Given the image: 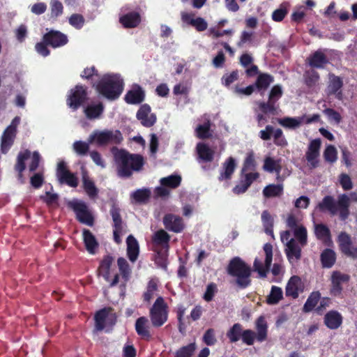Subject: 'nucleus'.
Returning a JSON list of instances; mask_svg holds the SVG:
<instances>
[{
    "mask_svg": "<svg viewBox=\"0 0 357 357\" xmlns=\"http://www.w3.org/2000/svg\"><path fill=\"white\" fill-rule=\"evenodd\" d=\"M56 176L61 183H66L70 187H76L77 185V178L67 169L66 163L63 161L58 163Z\"/></svg>",
    "mask_w": 357,
    "mask_h": 357,
    "instance_id": "19",
    "label": "nucleus"
},
{
    "mask_svg": "<svg viewBox=\"0 0 357 357\" xmlns=\"http://www.w3.org/2000/svg\"><path fill=\"white\" fill-rule=\"evenodd\" d=\"M315 210L319 211H329L332 215L337 213V208L334 199L331 196H326L321 202L318 204Z\"/></svg>",
    "mask_w": 357,
    "mask_h": 357,
    "instance_id": "32",
    "label": "nucleus"
},
{
    "mask_svg": "<svg viewBox=\"0 0 357 357\" xmlns=\"http://www.w3.org/2000/svg\"><path fill=\"white\" fill-rule=\"evenodd\" d=\"M83 241L86 250L90 254H95L96 250L98 247V243L95 236L87 229L83 231Z\"/></svg>",
    "mask_w": 357,
    "mask_h": 357,
    "instance_id": "35",
    "label": "nucleus"
},
{
    "mask_svg": "<svg viewBox=\"0 0 357 357\" xmlns=\"http://www.w3.org/2000/svg\"><path fill=\"white\" fill-rule=\"evenodd\" d=\"M272 135H273L274 142L275 144L282 146L287 144V140L285 139L281 129H273V132Z\"/></svg>",
    "mask_w": 357,
    "mask_h": 357,
    "instance_id": "61",
    "label": "nucleus"
},
{
    "mask_svg": "<svg viewBox=\"0 0 357 357\" xmlns=\"http://www.w3.org/2000/svg\"><path fill=\"white\" fill-rule=\"evenodd\" d=\"M151 192L149 189H139L135 192H133L131 195V197L136 202H146L150 197Z\"/></svg>",
    "mask_w": 357,
    "mask_h": 357,
    "instance_id": "48",
    "label": "nucleus"
},
{
    "mask_svg": "<svg viewBox=\"0 0 357 357\" xmlns=\"http://www.w3.org/2000/svg\"><path fill=\"white\" fill-rule=\"evenodd\" d=\"M261 222L264 228L265 232L274 238L273 227V218L271 215L267 211H264L261 213Z\"/></svg>",
    "mask_w": 357,
    "mask_h": 357,
    "instance_id": "41",
    "label": "nucleus"
},
{
    "mask_svg": "<svg viewBox=\"0 0 357 357\" xmlns=\"http://www.w3.org/2000/svg\"><path fill=\"white\" fill-rule=\"evenodd\" d=\"M288 3H283L280 5L279 8L274 10L272 14L273 20L275 22H281L288 13Z\"/></svg>",
    "mask_w": 357,
    "mask_h": 357,
    "instance_id": "50",
    "label": "nucleus"
},
{
    "mask_svg": "<svg viewBox=\"0 0 357 357\" xmlns=\"http://www.w3.org/2000/svg\"><path fill=\"white\" fill-rule=\"evenodd\" d=\"M321 147V140L315 139L310 142L305 153L306 160L308 165L311 168H315L319 165V150Z\"/></svg>",
    "mask_w": 357,
    "mask_h": 357,
    "instance_id": "18",
    "label": "nucleus"
},
{
    "mask_svg": "<svg viewBox=\"0 0 357 357\" xmlns=\"http://www.w3.org/2000/svg\"><path fill=\"white\" fill-rule=\"evenodd\" d=\"M86 98V88L81 85L76 86L69 92L67 104L70 108L75 110Z\"/></svg>",
    "mask_w": 357,
    "mask_h": 357,
    "instance_id": "15",
    "label": "nucleus"
},
{
    "mask_svg": "<svg viewBox=\"0 0 357 357\" xmlns=\"http://www.w3.org/2000/svg\"><path fill=\"white\" fill-rule=\"evenodd\" d=\"M96 329L102 331L107 327H110L115 323V316L109 308H104L95 315Z\"/></svg>",
    "mask_w": 357,
    "mask_h": 357,
    "instance_id": "13",
    "label": "nucleus"
},
{
    "mask_svg": "<svg viewBox=\"0 0 357 357\" xmlns=\"http://www.w3.org/2000/svg\"><path fill=\"white\" fill-rule=\"evenodd\" d=\"M82 186L89 198L95 199L97 197L98 189L85 171L82 172Z\"/></svg>",
    "mask_w": 357,
    "mask_h": 357,
    "instance_id": "27",
    "label": "nucleus"
},
{
    "mask_svg": "<svg viewBox=\"0 0 357 357\" xmlns=\"http://www.w3.org/2000/svg\"><path fill=\"white\" fill-rule=\"evenodd\" d=\"M40 155L38 152L31 153L25 150L19 153L17 158V162L15 166V170L19 173V179H22V173L28 165L30 172L35 171L38 167Z\"/></svg>",
    "mask_w": 357,
    "mask_h": 357,
    "instance_id": "6",
    "label": "nucleus"
},
{
    "mask_svg": "<svg viewBox=\"0 0 357 357\" xmlns=\"http://www.w3.org/2000/svg\"><path fill=\"white\" fill-rule=\"evenodd\" d=\"M342 86L343 81L340 77L330 74L326 92L328 96H334L337 100L343 101L344 96L342 91Z\"/></svg>",
    "mask_w": 357,
    "mask_h": 357,
    "instance_id": "17",
    "label": "nucleus"
},
{
    "mask_svg": "<svg viewBox=\"0 0 357 357\" xmlns=\"http://www.w3.org/2000/svg\"><path fill=\"white\" fill-rule=\"evenodd\" d=\"M20 122V118L15 117L10 126L3 132L1 137V149L3 153H6L12 146L17 132V128Z\"/></svg>",
    "mask_w": 357,
    "mask_h": 357,
    "instance_id": "11",
    "label": "nucleus"
},
{
    "mask_svg": "<svg viewBox=\"0 0 357 357\" xmlns=\"http://www.w3.org/2000/svg\"><path fill=\"white\" fill-rule=\"evenodd\" d=\"M336 206L337 208V213L339 212L340 216L342 220L346 219L349 215V206L350 205L349 198L348 195L342 194L338 197Z\"/></svg>",
    "mask_w": 357,
    "mask_h": 357,
    "instance_id": "31",
    "label": "nucleus"
},
{
    "mask_svg": "<svg viewBox=\"0 0 357 357\" xmlns=\"http://www.w3.org/2000/svg\"><path fill=\"white\" fill-rule=\"evenodd\" d=\"M349 279L348 275L340 273V271H333L331 277V294L333 296H340L342 291V283L347 282Z\"/></svg>",
    "mask_w": 357,
    "mask_h": 357,
    "instance_id": "22",
    "label": "nucleus"
},
{
    "mask_svg": "<svg viewBox=\"0 0 357 357\" xmlns=\"http://www.w3.org/2000/svg\"><path fill=\"white\" fill-rule=\"evenodd\" d=\"M273 82V78L271 76L267 74L260 75L256 82V87L259 89H266L270 84Z\"/></svg>",
    "mask_w": 357,
    "mask_h": 357,
    "instance_id": "56",
    "label": "nucleus"
},
{
    "mask_svg": "<svg viewBox=\"0 0 357 357\" xmlns=\"http://www.w3.org/2000/svg\"><path fill=\"white\" fill-rule=\"evenodd\" d=\"M273 259V246L270 243L264 245V254L256 257L254 261V271L259 277L265 278L270 268Z\"/></svg>",
    "mask_w": 357,
    "mask_h": 357,
    "instance_id": "7",
    "label": "nucleus"
},
{
    "mask_svg": "<svg viewBox=\"0 0 357 357\" xmlns=\"http://www.w3.org/2000/svg\"><path fill=\"white\" fill-rule=\"evenodd\" d=\"M228 273L236 278L237 284L245 288L250 284L251 269L241 258L232 259L227 268Z\"/></svg>",
    "mask_w": 357,
    "mask_h": 357,
    "instance_id": "4",
    "label": "nucleus"
},
{
    "mask_svg": "<svg viewBox=\"0 0 357 357\" xmlns=\"http://www.w3.org/2000/svg\"><path fill=\"white\" fill-rule=\"evenodd\" d=\"M283 296V292L280 287L273 286L269 296H268L267 301L269 304H277Z\"/></svg>",
    "mask_w": 357,
    "mask_h": 357,
    "instance_id": "44",
    "label": "nucleus"
},
{
    "mask_svg": "<svg viewBox=\"0 0 357 357\" xmlns=\"http://www.w3.org/2000/svg\"><path fill=\"white\" fill-rule=\"evenodd\" d=\"M144 94L142 89L139 86H134L125 96V100L130 104L140 103L144 100Z\"/></svg>",
    "mask_w": 357,
    "mask_h": 357,
    "instance_id": "30",
    "label": "nucleus"
},
{
    "mask_svg": "<svg viewBox=\"0 0 357 357\" xmlns=\"http://www.w3.org/2000/svg\"><path fill=\"white\" fill-rule=\"evenodd\" d=\"M236 165V160L234 158L229 157L227 158L222 164L220 172L219 180H229L235 171Z\"/></svg>",
    "mask_w": 357,
    "mask_h": 357,
    "instance_id": "25",
    "label": "nucleus"
},
{
    "mask_svg": "<svg viewBox=\"0 0 357 357\" xmlns=\"http://www.w3.org/2000/svg\"><path fill=\"white\" fill-rule=\"evenodd\" d=\"M319 117L320 116L317 114L312 116L303 115L296 117H284L278 119V123L287 129L295 130L304 123L310 124L318 121Z\"/></svg>",
    "mask_w": 357,
    "mask_h": 357,
    "instance_id": "8",
    "label": "nucleus"
},
{
    "mask_svg": "<svg viewBox=\"0 0 357 357\" xmlns=\"http://www.w3.org/2000/svg\"><path fill=\"white\" fill-rule=\"evenodd\" d=\"M241 331V326L239 324H235L227 333L229 340L232 342L239 340L242 335Z\"/></svg>",
    "mask_w": 357,
    "mask_h": 357,
    "instance_id": "53",
    "label": "nucleus"
},
{
    "mask_svg": "<svg viewBox=\"0 0 357 357\" xmlns=\"http://www.w3.org/2000/svg\"><path fill=\"white\" fill-rule=\"evenodd\" d=\"M320 294L318 291L312 292L305 302L303 309L305 312L311 311L317 304L320 298Z\"/></svg>",
    "mask_w": 357,
    "mask_h": 357,
    "instance_id": "49",
    "label": "nucleus"
},
{
    "mask_svg": "<svg viewBox=\"0 0 357 357\" xmlns=\"http://www.w3.org/2000/svg\"><path fill=\"white\" fill-rule=\"evenodd\" d=\"M264 169L269 172L280 173L281 167L279 161L274 160L271 157H267L264 160Z\"/></svg>",
    "mask_w": 357,
    "mask_h": 357,
    "instance_id": "46",
    "label": "nucleus"
},
{
    "mask_svg": "<svg viewBox=\"0 0 357 357\" xmlns=\"http://www.w3.org/2000/svg\"><path fill=\"white\" fill-rule=\"evenodd\" d=\"M309 63L312 67L322 68L327 63V60L321 52L317 51L309 59Z\"/></svg>",
    "mask_w": 357,
    "mask_h": 357,
    "instance_id": "43",
    "label": "nucleus"
},
{
    "mask_svg": "<svg viewBox=\"0 0 357 357\" xmlns=\"http://www.w3.org/2000/svg\"><path fill=\"white\" fill-rule=\"evenodd\" d=\"M324 157L326 161L333 163L337 159V151L336 148L333 145H328L326 146L324 152Z\"/></svg>",
    "mask_w": 357,
    "mask_h": 357,
    "instance_id": "52",
    "label": "nucleus"
},
{
    "mask_svg": "<svg viewBox=\"0 0 357 357\" xmlns=\"http://www.w3.org/2000/svg\"><path fill=\"white\" fill-rule=\"evenodd\" d=\"M163 223L166 229L176 233L181 232L184 228L182 219L173 214H167L163 218Z\"/></svg>",
    "mask_w": 357,
    "mask_h": 357,
    "instance_id": "24",
    "label": "nucleus"
},
{
    "mask_svg": "<svg viewBox=\"0 0 357 357\" xmlns=\"http://www.w3.org/2000/svg\"><path fill=\"white\" fill-rule=\"evenodd\" d=\"M69 24L76 29H81L85 23L84 17L80 14H73L68 18Z\"/></svg>",
    "mask_w": 357,
    "mask_h": 357,
    "instance_id": "51",
    "label": "nucleus"
},
{
    "mask_svg": "<svg viewBox=\"0 0 357 357\" xmlns=\"http://www.w3.org/2000/svg\"><path fill=\"white\" fill-rule=\"evenodd\" d=\"M113 261L112 257L109 256L105 257L100 262L98 268L99 275L102 277L112 287L119 282V275L116 273H114L112 268Z\"/></svg>",
    "mask_w": 357,
    "mask_h": 357,
    "instance_id": "10",
    "label": "nucleus"
},
{
    "mask_svg": "<svg viewBox=\"0 0 357 357\" xmlns=\"http://www.w3.org/2000/svg\"><path fill=\"white\" fill-rule=\"evenodd\" d=\"M119 21L126 28H135L139 24L141 16L137 12H128L122 15L119 18Z\"/></svg>",
    "mask_w": 357,
    "mask_h": 357,
    "instance_id": "28",
    "label": "nucleus"
},
{
    "mask_svg": "<svg viewBox=\"0 0 357 357\" xmlns=\"http://www.w3.org/2000/svg\"><path fill=\"white\" fill-rule=\"evenodd\" d=\"M282 94L281 86L279 85L274 86L271 91L268 102L266 104L262 103L261 105V109L265 112L273 109L274 103L281 97Z\"/></svg>",
    "mask_w": 357,
    "mask_h": 357,
    "instance_id": "29",
    "label": "nucleus"
},
{
    "mask_svg": "<svg viewBox=\"0 0 357 357\" xmlns=\"http://www.w3.org/2000/svg\"><path fill=\"white\" fill-rule=\"evenodd\" d=\"M110 213L114 222V228H123L122 221L120 216V210L115 205H113Z\"/></svg>",
    "mask_w": 357,
    "mask_h": 357,
    "instance_id": "57",
    "label": "nucleus"
},
{
    "mask_svg": "<svg viewBox=\"0 0 357 357\" xmlns=\"http://www.w3.org/2000/svg\"><path fill=\"white\" fill-rule=\"evenodd\" d=\"M114 155L118 175L121 177L130 176L132 171L140 170L144 165V160L141 155L130 154L124 150L115 151Z\"/></svg>",
    "mask_w": 357,
    "mask_h": 357,
    "instance_id": "3",
    "label": "nucleus"
},
{
    "mask_svg": "<svg viewBox=\"0 0 357 357\" xmlns=\"http://www.w3.org/2000/svg\"><path fill=\"white\" fill-rule=\"evenodd\" d=\"M152 324L154 326H162L167 319V305L162 297H158L150 311Z\"/></svg>",
    "mask_w": 357,
    "mask_h": 357,
    "instance_id": "9",
    "label": "nucleus"
},
{
    "mask_svg": "<svg viewBox=\"0 0 357 357\" xmlns=\"http://www.w3.org/2000/svg\"><path fill=\"white\" fill-rule=\"evenodd\" d=\"M181 182V177L177 174H173L160 180V186L155 190L158 196L165 197L169 195L170 190L179 186Z\"/></svg>",
    "mask_w": 357,
    "mask_h": 357,
    "instance_id": "12",
    "label": "nucleus"
},
{
    "mask_svg": "<svg viewBox=\"0 0 357 357\" xmlns=\"http://www.w3.org/2000/svg\"><path fill=\"white\" fill-rule=\"evenodd\" d=\"M103 111L104 105L99 101L89 103L84 109L86 116L89 119H97L100 118Z\"/></svg>",
    "mask_w": 357,
    "mask_h": 357,
    "instance_id": "26",
    "label": "nucleus"
},
{
    "mask_svg": "<svg viewBox=\"0 0 357 357\" xmlns=\"http://www.w3.org/2000/svg\"><path fill=\"white\" fill-rule=\"evenodd\" d=\"M304 288L305 286L302 280L298 276H292L289 280L285 288L286 296L296 298L300 294L303 292Z\"/></svg>",
    "mask_w": 357,
    "mask_h": 357,
    "instance_id": "21",
    "label": "nucleus"
},
{
    "mask_svg": "<svg viewBox=\"0 0 357 357\" xmlns=\"http://www.w3.org/2000/svg\"><path fill=\"white\" fill-rule=\"evenodd\" d=\"M127 253L129 259L135 262L139 255V244L137 241L131 235L127 238Z\"/></svg>",
    "mask_w": 357,
    "mask_h": 357,
    "instance_id": "33",
    "label": "nucleus"
},
{
    "mask_svg": "<svg viewBox=\"0 0 357 357\" xmlns=\"http://www.w3.org/2000/svg\"><path fill=\"white\" fill-rule=\"evenodd\" d=\"M122 139V135L118 130H96L89 135L88 141L91 144L103 146L108 144H119Z\"/></svg>",
    "mask_w": 357,
    "mask_h": 357,
    "instance_id": "5",
    "label": "nucleus"
},
{
    "mask_svg": "<svg viewBox=\"0 0 357 357\" xmlns=\"http://www.w3.org/2000/svg\"><path fill=\"white\" fill-rule=\"evenodd\" d=\"M197 151L199 157L202 160L206 162H210L213 160L214 151L211 149L206 144L204 143L197 144Z\"/></svg>",
    "mask_w": 357,
    "mask_h": 357,
    "instance_id": "38",
    "label": "nucleus"
},
{
    "mask_svg": "<svg viewBox=\"0 0 357 357\" xmlns=\"http://www.w3.org/2000/svg\"><path fill=\"white\" fill-rule=\"evenodd\" d=\"M195 348L196 346L195 343H191L183 347L176 352V357H191Z\"/></svg>",
    "mask_w": 357,
    "mask_h": 357,
    "instance_id": "58",
    "label": "nucleus"
},
{
    "mask_svg": "<svg viewBox=\"0 0 357 357\" xmlns=\"http://www.w3.org/2000/svg\"><path fill=\"white\" fill-rule=\"evenodd\" d=\"M267 323L264 317H259L256 321L257 336L259 342H263L267 337Z\"/></svg>",
    "mask_w": 357,
    "mask_h": 357,
    "instance_id": "37",
    "label": "nucleus"
},
{
    "mask_svg": "<svg viewBox=\"0 0 357 357\" xmlns=\"http://www.w3.org/2000/svg\"><path fill=\"white\" fill-rule=\"evenodd\" d=\"M45 43L54 48L60 47L67 44L68 40L66 34L58 31L51 30L43 36Z\"/></svg>",
    "mask_w": 357,
    "mask_h": 357,
    "instance_id": "20",
    "label": "nucleus"
},
{
    "mask_svg": "<svg viewBox=\"0 0 357 357\" xmlns=\"http://www.w3.org/2000/svg\"><path fill=\"white\" fill-rule=\"evenodd\" d=\"M342 316L336 311H331L325 315L324 322L331 329L337 328L342 324Z\"/></svg>",
    "mask_w": 357,
    "mask_h": 357,
    "instance_id": "34",
    "label": "nucleus"
},
{
    "mask_svg": "<svg viewBox=\"0 0 357 357\" xmlns=\"http://www.w3.org/2000/svg\"><path fill=\"white\" fill-rule=\"evenodd\" d=\"M225 62V54L222 50L219 51L217 55L212 60V64L215 68H222Z\"/></svg>",
    "mask_w": 357,
    "mask_h": 357,
    "instance_id": "63",
    "label": "nucleus"
},
{
    "mask_svg": "<svg viewBox=\"0 0 357 357\" xmlns=\"http://www.w3.org/2000/svg\"><path fill=\"white\" fill-rule=\"evenodd\" d=\"M169 238V235L165 230L160 229L154 234L153 241L155 244L167 249Z\"/></svg>",
    "mask_w": 357,
    "mask_h": 357,
    "instance_id": "40",
    "label": "nucleus"
},
{
    "mask_svg": "<svg viewBox=\"0 0 357 357\" xmlns=\"http://www.w3.org/2000/svg\"><path fill=\"white\" fill-rule=\"evenodd\" d=\"M210 123L209 121L204 122L203 124L197 126L195 132L199 138H207L210 136Z\"/></svg>",
    "mask_w": 357,
    "mask_h": 357,
    "instance_id": "55",
    "label": "nucleus"
},
{
    "mask_svg": "<svg viewBox=\"0 0 357 357\" xmlns=\"http://www.w3.org/2000/svg\"><path fill=\"white\" fill-rule=\"evenodd\" d=\"M148 320L142 317L137 319L135 323V329L138 335L143 337H149V332L147 328Z\"/></svg>",
    "mask_w": 357,
    "mask_h": 357,
    "instance_id": "42",
    "label": "nucleus"
},
{
    "mask_svg": "<svg viewBox=\"0 0 357 357\" xmlns=\"http://www.w3.org/2000/svg\"><path fill=\"white\" fill-rule=\"evenodd\" d=\"M137 117L142 124L146 127L152 126L156 121L155 115L151 112V107L148 105L140 107L137 113Z\"/></svg>",
    "mask_w": 357,
    "mask_h": 357,
    "instance_id": "23",
    "label": "nucleus"
},
{
    "mask_svg": "<svg viewBox=\"0 0 357 357\" xmlns=\"http://www.w3.org/2000/svg\"><path fill=\"white\" fill-rule=\"evenodd\" d=\"M295 238L291 237L290 231H284L280 234L281 241L285 245V252L291 263L301 257V248L307 243V230L303 225L293 229Z\"/></svg>",
    "mask_w": 357,
    "mask_h": 357,
    "instance_id": "1",
    "label": "nucleus"
},
{
    "mask_svg": "<svg viewBox=\"0 0 357 357\" xmlns=\"http://www.w3.org/2000/svg\"><path fill=\"white\" fill-rule=\"evenodd\" d=\"M70 206L75 211L77 218L82 223L87 225H92L93 218L88 208L87 205L81 201H73L70 203Z\"/></svg>",
    "mask_w": 357,
    "mask_h": 357,
    "instance_id": "16",
    "label": "nucleus"
},
{
    "mask_svg": "<svg viewBox=\"0 0 357 357\" xmlns=\"http://www.w3.org/2000/svg\"><path fill=\"white\" fill-rule=\"evenodd\" d=\"M314 232L317 238L325 244L331 243V233L329 229L324 225H314Z\"/></svg>",
    "mask_w": 357,
    "mask_h": 357,
    "instance_id": "36",
    "label": "nucleus"
},
{
    "mask_svg": "<svg viewBox=\"0 0 357 357\" xmlns=\"http://www.w3.org/2000/svg\"><path fill=\"white\" fill-rule=\"evenodd\" d=\"M157 287V280L152 279L149 282L147 289L144 295V298L146 301H150L156 295Z\"/></svg>",
    "mask_w": 357,
    "mask_h": 357,
    "instance_id": "47",
    "label": "nucleus"
},
{
    "mask_svg": "<svg viewBox=\"0 0 357 357\" xmlns=\"http://www.w3.org/2000/svg\"><path fill=\"white\" fill-rule=\"evenodd\" d=\"M283 190L282 185H267L263 190L264 195L266 197H273L280 196Z\"/></svg>",
    "mask_w": 357,
    "mask_h": 357,
    "instance_id": "45",
    "label": "nucleus"
},
{
    "mask_svg": "<svg viewBox=\"0 0 357 357\" xmlns=\"http://www.w3.org/2000/svg\"><path fill=\"white\" fill-rule=\"evenodd\" d=\"M96 91L109 100L119 98L124 89V81L118 73H106L93 84Z\"/></svg>",
    "mask_w": 357,
    "mask_h": 357,
    "instance_id": "2",
    "label": "nucleus"
},
{
    "mask_svg": "<svg viewBox=\"0 0 357 357\" xmlns=\"http://www.w3.org/2000/svg\"><path fill=\"white\" fill-rule=\"evenodd\" d=\"M256 336L255 333L251 330H245L241 335L243 342L248 345H252L254 344Z\"/></svg>",
    "mask_w": 357,
    "mask_h": 357,
    "instance_id": "62",
    "label": "nucleus"
},
{
    "mask_svg": "<svg viewBox=\"0 0 357 357\" xmlns=\"http://www.w3.org/2000/svg\"><path fill=\"white\" fill-rule=\"evenodd\" d=\"M321 260L324 267H332L336 260L335 252L331 249H326L321 255Z\"/></svg>",
    "mask_w": 357,
    "mask_h": 357,
    "instance_id": "39",
    "label": "nucleus"
},
{
    "mask_svg": "<svg viewBox=\"0 0 357 357\" xmlns=\"http://www.w3.org/2000/svg\"><path fill=\"white\" fill-rule=\"evenodd\" d=\"M192 26L197 31H204L207 29L208 23L204 18L198 17L194 20Z\"/></svg>",
    "mask_w": 357,
    "mask_h": 357,
    "instance_id": "64",
    "label": "nucleus"
},
{
    "mask_svg": "<svg viewBox=\"0 0 357 357\" xmlns=\"http://www.w3.org/2000/svg\"><path fill=\"white\" fill-rule=\"evenodd\" d=\"M117 262L119 271L122 275V277L127 281L129 278L131 272L127 261L124 258L121 257L119 258Z\"/></svg>",
    "mask_w": 357,
    "mask_h": 357,
    "instance_id": "54",
    "label": "nucleus"
},
{
    "mask_svg": "<svg viewBox=\"0 0 357 357\" xmlns=\"http://www.w3.org/2000/svg\"><path fill=\"white\" fill-rule=\"evenodd\" d=\"M337 243L343 254L354 259L357 258V246L353 243L349 234L341 232L337 237Z\"/></svg>",
    "mask_w": 357,
    "mask_h": 357,
    "instance_id": "14",
    "label": "nucleus"
},
{
    "mask_svg": "<svg viewBox=\"0 0 357 357\" xmlns=\"http://www.w3.org/2000/svg\"><path fill=\"white\" fill-rule=\"evenodd\" d=\"M89 142L77 141L73 144V149L79 155H85L89 149Z\"/></svg>",
    "mask_w": 357,
    "mask_h": 357,
    "instance_id": "59",
    "label": "nucleus"
},
{
    "mask_svg": "<svg viewBox=\"0 0 357 357\" xmlns=\"http://www.w3.org/2000/svg\"><path fill=\"white\" fill-rule=\"evenodd\" d=\"M51 15L52 17H58L63 13V5L58 0H52L50 2Z\"/></svg>",
    "mask_w": 357,
    "mask_h": 357,
    "instance_id": "60",
    "label": "nucleus"
}]
</instances>
